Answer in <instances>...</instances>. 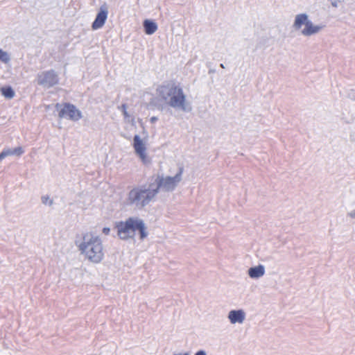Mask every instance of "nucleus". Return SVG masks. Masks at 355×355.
Wrapping results in <instances>:
<instances>
[{"instance_id": "dca6fc26", "label": "nucleus", "mask_w": 355, "mask_h": 355, "mask_svg": "<svg viewBox=\"0 0 355 355\" xmlns=\"http://www.w3.org/2000/svg\"><path fill=\"white\" fill-rule=\"evenodd\" d=\"M42 202L44 205L51 206L53 203V201L49 198V196H44L42 197Z\"/></svg>"}, {"instance_id": "5701e85b", "label": "nucleus", "mask_w": 355, "mask_h": 355, "mask_svg": "<svg viewBox=\"0 0 355 355\" xmlns=\"http://www.w3.org/2000/svg\"><path fill=\"white\" fill-rule=\"evenodd\" d=\"M158 120V118L157 116H152L150 119L151 123H155Z\"/></svg>"}, {"instance_id": "a878e982", "label": "nucleus", "mask_w": 355, "mask_h": 355, "mask_svg": "<svg viewBox=\"0 0 355 355\" xmlns=\"http://www.w3.org/2000/svg\"><path fill=\"white\" fill-rule=\"evenodd\" d=\"M331 5H332L334 7H337V3H336V2H332V3H331Z\"/></svg>"}, {"instance_id": "0eeeda50", "label": "nucleus", "mask_w": 355, "mask_h": 355, "mask_svg": "<svg viewBox=\"0 0 355 355\" xmlns=\"http://www.w3.org/2000/svg\"><path fill=\"white\" fill-rule=\"evenodd\" d=\"M55 108L59 111L58 116L60 118H65L74 121H78L82 118L81 112L72 104L64 103L61 105L57 103Z\"/></svg>"}, {"instance_id": "1a4fd4ad", "label": "nucleus", "mask_w": 355, "mask_h": 355, "mask_svg": "<svg viewBox=\"0 0 355 355\" xmlns=\"http://www.w3.org/2000/svg\"><path fill=\"white\" fill-rule=\"evenodd\" d=\"M37 81L40 85L49 88L57 85L59 82V78L55 71L50 70L39 73L37 76Z\"/></svg>"}, {"instance_id": "412c9836", "label": "nucleus", "mask_w": 355, "mask_h": 355, "mask_svg": "<svg viewBox=\"0 0 355 355\" xmlns=\"http://www.w3.org/2000/svg\"><path fill=\"white\" fill-rule=\"evenodd\" d=\"M119 109L122 112V113L123 112H127V105L125 104H123L119 107Z\"/></svg>"}, {"instance_id": "9d476101", "label": "nucleus", "mask_w": 355, "mask_h": 355, "mask_svg": "<svg viewBox=\"0 0 355 355\" xmlns=\"http://www.w3.org/2000/svg\"><path fill=\"white\" fill-rule=\"evenodd\" d=\"M108 11L106 6H101L94 21L92 24V28L98 30L103 26L107 18Z\"/></svg>"}, {"instance_id": "7ed1b4c3", "label": "nucleus", "mask_w": 355, "mask_h": 355, "mask_svg": "<svg viewBox=\"0 0 355 355\" xmlns=\"http://www.w3.org/2000/svg\"><path fill=\"white\" fill-rule=\"evenodd\" d=\"M157 196V191L150 184L132 188L128 193L126 204L135 209L141 210L150 204Z\"/></svg>"}, {"instance_id": "a211bd4d", "label": "nucleus", "mask_w": 355, "mask_h": 355, "mask_svg": "<svg viewBox=\"0 0 355 355\" xmlns=\"http://www.w3.org/2000/svg\"><path fill=\"white\" fill-rule=\"evenodd\" d=\"M122 114L123 115L124 119L126 121H128V122L132 121V122L134 121V118L128 114V111L123 112Z\"/></svg>"}, {"instance_id": "2eb2a0df", "label": "nucleus", "mask_w": 355, "mask_h": 355, "mask_svg": "<svg viewBox=\"0 0 355 355\" xmlns=\"http://www.w3.org/2000/svg\"><path fill=\"white\" fill-rule=\"evenodd\" d=\"M10 59L11 58L10 54L8 52L0 49V61L5 64H7L10 61Z\"/></svg>"}, {"instance_id": "9b49d317", "label": "nucleus", "mask_w": 355, "mask_h": 355, "mask_svg": "<svg viewBox=\"0 0 355 355\" xmlns=\"http://www.w3.org/2000/svg\"><path fill=\"white\" fill-rule=\"evenodd\" d=\"M245 317V312L243 309L231 310L227 315V318L232 324H243Z\"/></svg>"}, {"instance_id": "bb28decb", "label": "nucleus", "mask_w": 355, "mask_h": 355, "mask_svg": "<svg viewBox=\"0 0 355 355\" xmlns=\"http://www.w3.org/2000/svg\"><path fill=\"white\" fill-rule=\"evenodd\" d=\"M350 216L352 218H355V211L354 213H351Z\"/></svg>"}, {"instance_id": "f257e3e1", "label": "nucleus", "mask_w": 355, "mask_h": 355, "mask_svg": "<svg viewBox=\"0 0 355 355\" xmlns=\"http://www.w3.org/2000/svg\"><path fill=\"white\" fill-rule=\"evenodd\" d=\"M75 245L84 259L92 263H100L105 258L103 241L93 232H86L77 236Z\"/></svg>"}, {"instance_id": "6ab92c4d", "label": "nucleus", "mask_w": 355, "mask_h": 355, "mask_svg": "<svg viewBox=\"0 0 355 355\" xmlns=\"http://www.w3.org/2000/svg\"><path fill=\"white\" fill-rule=\"evenodd\" d=\"M5 157H8V156H10V155H13V152H12V148H6V149H3L2 150Z\"/></svg>"}, {"instance_id": "f03ea898", "label": "nucleus", "mask_w": 355, "mask_h": 355, "mask_svg": "<svg viewBox=\"0 0 355 355\" xmlns=\"http://www.w3.org/2000/svg\"><path fill=\"white\" fill-rule=\"evenodd\" d=\"M157 93L159 100L171 107L183 112L191 110L183 89L175 83H166L159 86Z\"/></svg>"}, {"instance_id": "f8f14e48", "label": "nucleus", "mask_w": 355, "mask_h": 355, "mask_svg": "<svg viewBox=\"0 0 355 355\" xmlns=\"http://www.w3.org/2000/svg\"><path fill=\"white\" fill-rule=\"evenodd\" d=\"M248 274L252 279H259L265 274V267L263 265H258L254 267L250 268Z\"/></svg>"}, {"instance_id": "393cba45", "label": "nucleus", "mask_w": 355, "mask_h": 355, "mask_svg": "<svg viewBox=\"0 0 355 355\" xmlns=\"http://www.w3.org/2000/svg\"><path fill=\"white\" fill-rule=\"evenodd\" d=\"M173 355H190V354L189 352H185V353H179V354H173Z\"/></svg>"}, {"instance_id": "f3484780", "label": "nucleus", "mask_w": 355, "mask_h": 355, "mask_svg": "<svg viewBox=\"0 0 355 355\" xmlns=\"http://www.w3.org/2000/svg\"><path fill=\"white\" fill-rule=\"evenodd\" d=\"M13 155L20 156L24 153V150L21 146L12 148Z\"/></svg>"}, {"instance_id": "aec40b11", "label": "nucleus", "mask_w": 355, "mask_h": 355, "mask_svg": "<svg viewBox=\"0 0 355 355\" xmlns=\"http://www.w3.org/2000/svg\"><path fill=\"white\" fill-rule=\"evenodd\" d=\"M102 232L103 234H104L105 235H108L110 232V229L109 227H103V230H102Z\"/></svg>"}, {"instance_id": "ddd939ff", "label": "nucleus", "mask_w": 355, "mask_h": 355, "mask_svg": "<svg viewBox=\"0 0 355 355\" xmlns=\"http://www.w3.org/2000/svg\"><path fill=\"white\" fill-rule=\"evenodd\" d=\"M144 28L146 34L153 35L157 31L158 26L155 21L150 19H146L144 21Z\"/></svg>"}, {"instance_id": "cd10ccee", "label": "nucleus", "mask_w": 355, "mask_h": 355, "mask_svg": "<svg viewBox=\"0 0 355 355\" xmlns=\"http://www.w3.org/2000/svg\"><path fill=\"white\" fill-rule=\"evenodd\" d=\"M220 67H221V68H223V69L225 68V67H224L223 64H220Z\"/></svg>"}, {"instance_id": "4468645a", "label": "nucleus", "mask_w": 355, "mask_h": 355, "mask_svg": "<svg viewBox=\"0 0 355 355\" xmlns=\"http://www.w3.org/2000/svg\"><path fill=\"white\" fill-rule=\"evenodd\" d=\"M1 93L5 98L8 99H11L15 96V92L10 87L1 88Z\"/></svg>"}, {"instance_id": "6e6552de", "label": "nucleus", "mask_w": 355, "mask_h": 355, "mask_svg": "<svg viewBox=\"0 0 355 355\" xmlns=\"http://www.w3.org/2000/svg\"><path fill=\"white\" fill-rule=\"evenodd\" d=\"M132 146L136 155L139 157L144 165H148L151 163V158L147 152L146 143L139 135H135L134 136Z\"/></svg>"}, {"instance_id": "20e7f679", "label": "nucleus", "mask_w": 355, "mask_h": 355, "mask_svg": "<svg viewBox=\"0 0 355 355\" xmlns=\"http://www.w3.org/2000/svg\"><path fill=\"white\" fill-rule=\"evenodd\" d=\"M116 228L118 236L123 240L133 238L136 231H139L141 240L148 236L147 228L144 220L138 217H130L125 221L118 222L116 223Z\"/></svg>"}, {"instance_id": "423d86ee", "label": "nucleus", "mask_w": 355, "mask_h": 355, "mask_svg": "<svg viewBox=\"0 0 355 355\" xmlns=\"http://www.w3.org/2000/svg\"><path fill=\"white\" fill-rule=\"evenodd\" d=\"M182 173L183 168L181 167L174 177L157 175L155 179V182L150 184L153 189L156 190L157 194L159 193V191L171 192L175 190L178 184L181 182Z\"/></svg>"}, {"instance_id": "4be33fe9", "label": "nucleus", "mask_w": 355, "mask_h": 355, "mask_svg": "<svg viewBox=\"0 0 355 355\" xmlns=\"http://www.w3.org/2000/svg\"><path fill=\"white\" fill-rule=\"evenodd\" d=\"M194 355H207V353L205 350H199Z\"/></svg>"}, {"instance_id": "39448f33", "label": "nucleus", "mask_w": 355, "mask_h": 355, "mask_svg": "<svg viewBox=\"0 0 355 355\" xmlns=\"http://www.w3.org/2000/svg\"><path fill=\"white\" fill-rule=\"evenodd\" d=\"M293 28L299 31L304 37H310L319 33L324 28V26L315 24L306 13H300L295 17Z\"/></svg>"}, {"instance_id": "b1692460", "label": "nucleus", "mask_w": 355, "mask_h": 355, "mask_svg": "<svg viewBox=\"0 0 355 355\" xmlns=\"http://www.w3.org/2000/svg\"><path fill=\"white\" fill-rule=\"evenodd\" d=\"M5 158V156L3 153V152L1 151V153H0V162L3 159Z\"/></svg>"}]
</instances>
